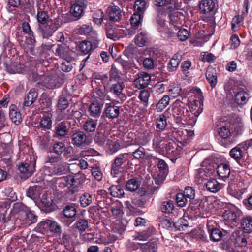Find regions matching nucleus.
Segmentation results:
<instances>
[{
    "instance_id": "8fccbe9b",
    "label": "nucleus",
    "mask_w": 252,
    "mask_h": 252,
    "mask_svg": "<svg viewBox=\"0 0 252 252\" xmlns=\"http://www.w3.org/2000/svg\"><path fill=\"white\" fill-rule=\"evenodd\" d=\"M146 3L143 0H137L135 2L134 9L137 13H142L145 9Z\"/></svg>"
},
{
    "instance_id": "dca6fc26",
    "label": "nucleus",
    "mask_w": 252,
    "mask_h": 252,
    "mask_svg": "<svg viewBox=\"0 0 252 252\" xmlns=\"http://www.w3.org/2000/svg\"><path fill=\"white\" fill-rule=\"evenodd\" d=\"M104 113L107 118L114 119L118 117L120 114L119 107L111 104H106Z\"/></svg>"
},
{
    "instance_id": "c85d7f7f",
    "label": "nucleus",
    "mask_w": 252,
    "mask_h": 252,
    "mask_svg": "<svg viewBox=\"0 0 252 252\" xmlns=\"http://www.w3.org/2000/svg\"><path fill=\"white\" fill-rule=\"evenodd\" d=\"M206 76L211 87H215L217 83V79L214 69L208 68L206 73Z\"/></svg>"
},
{
    "instance_id": "20e7f679",
    "label": "nucleus",
    "mask_w": 252,
    "mask_h": 252,
    "mask_svg": "<svg viewBox=\"0 0 252 252\" xmlns=\"http://www.w3.org/2000/svg\"><path fill=\"white\" fill-rule=\"evenodd\" d=\"M127 154H120L115 157V159L111 165V174L116 176L123 169V165L127 160Z\"/></svg>"
},
{
    "instance_id": "473e14b6",
    "label": "nucleus",
    "mask_w": 252,
    "mask_h": 252,
    "mask_svg": "<svg viewBox=\"0 0 252 252\" xmlns=\"http://www.w3.org/2000/svg\"><path fill=\"white\" fill-rule=\"evenodd\" d=\"M101 108L98 103H92L89 107L90 115L93 117H98L101 113Z\"/></svg>"
},
{
    "instance_id": "6e6d98bb",
    "label": "nucleus",
    "mask_w": 252,
    "mask_h": 252,
    "mask_svg": "<svg viewBox=\"0 0 252 252\" xmlns=\"http://www.w3.org/2000/svg\"><path fill=\"white\" fill-rule=\"evenodd\" d=\"M243 18L240 15L235 16L232 20L231 28L233 31H236L240 27Z\"/></svg>"
},
{
    "instance_id": "37998d69",
    "label": "nucleus",
    "mask_w": 252,
    "mask_h": 252,
    "mask_svg": "<svg viewBox=\"0 0 252 252\" xmlns=\"http://www.w3.org/2000/svg\"><path fill=\"white\" fill-rule=\"evenodd\" d=\"M174 204L172 201H166L162 203L160 209L162 212L170 213L174 209Z\"/></svg>"
},
{
    "instance_id": "393cba45",
    "label": "nucleus",
    "mask_w": 252,
    "mask_h": 252,
    "mask_svg": "<svg viewBox=\"0 0 252 252\" xmlns=\"http://www.w3.org/2000/svg\"><path fill=\"white\" fill-rule=\"evenodd\" d=\"M41 190V188L38 186L30 187L27 191V195L32 199L35 200L39 198Z\"/></svg>"
},
{
    "instance_id": "0eeeda50",
    "label": "nucleus",
    "mask_w": 252,
    "mask_h": 252,
    "mask_svg": "<svg viewBox=\"0 0 252 252\" xmlns=\"http://www.w3.org/2000/svg\"><path fill=\"white\" fill-rule=\"evenodd\" d=\"M35 167V161L33 160L32 162H22L19 166V170L21 173L24 174V178H28L34 172Z\"/></svg>"
},
{
    "instance_id": "9b49d317",
    "label": "nucleus",
    "mask_w": 252,
    "mask_h": 252,
    "mask_svg": "<svg viewBox=\"0 0 252 252\" xmlns=\"http://www.w3.org/2000/svg\"><path fill=\"white\" fill-rule=\"evenodd\" d=\"M163 152H166L168 155L177 157L180 155L182 152V148L173 141L169 142L165 144Z\"/></svg>"
},
{
    "instance_id": "a18cd8bd",
    "label": "nucleus",
    "mask_w": 252,
    "mask_h": 252,
    "mask_svg": "<svg viewBox=\"0 0 252 252\" xmlns=\"http://www.w3.org/2000/svg\"><path fill=\"white\" fill-rule=\"evenodd\" d=\"M68 106L69 102L66 97L63 95L60 96L58 101V108L60 110L62 111L66 109Z\"/></svg>"
},
{
    "instance_id": "052dcab7",
    "label": "nucleus",
    "mask_w": 252,
    "mask_h": 252,
    "mask_svg": "<svg viewBox=\"0 0 252 252\" xmlns=\"http://www.w3.org/2000/svg\"><path fill=\"white\" fill-rule=\"evenodd\" d=\"M139 187L138 182L135 179H131L126 183V188L130 191H134Z\"/></svg>"
},
{
    "instance_id": "0e129e2a",
    "label": "nucleus",
    "mask_w": 252,
    "mask_h": 252,
    "mask_svg": "<svg viewBox=\"0 0 252 252\" xmlns=\"http://www.w3.org/2000/svg\"><path fill=\"white\" fill-rule=\"evenodd\" d=\"M7 71L11 74L20 73L22 71L21 68L17 66V63H11L9 65L6 66Z\"/></svg>"
},
{
    "instance_id": "f8f14e48",
    "label": "nucleus",
    "mask_w": 252,
    "mask_h": 252,
    "mask_svg": "<svg viewBox=\"0 0 252 252\" xmlns=\"http://www.w3.org/2000/svg\"><path fill=\"white\" fill-rule=\"evenodd\" d=\"M19 220H22L23 224L29 225L37 221V217L33 211L28 208L23 214L22 219Z\"/></svg>"
},
{
    "instance_id": "1a4fd4ad",
    "label": "nucleus",
    "mask_w": 252,
    "mask_h": 252,
    "mask_svg": "<svg viewBox=\"0 0 252 252\" xmlns=\"http://www.w3.org/2000/svg\"><path fill=\"white\" fill-rule=\"evenodd\" d=\"M86 179L85 175L79 172L74 176H72L73 182V188L71 189V192L73 193H77L80 189L81 186Z\"/></svg>"
},
{
    "instance_id": "4468645a",
    "label": "nucleus",
    "mask_w": 252,
    "mask_h": 252,
    "mask_svg": "<svg viewBox=\"0 0 252 252\" xmlns=\"http://www.w3.org/2000/svg\"><path fill=\"white\" fill-rule=\"evenodd\" d=\"M199 8L205 14L215 11V4L212 0H203L199 4Z\"/></svg>"
},
{
    "instance_id": "79ce46f5",
    "label": "nucleus",
    "mask_w": 252,
    "mask_h": 252,
    "mask_svg": "<svg viewBox=\"0 0 252 252\" xmlns=\"http://www.w3.org/2000/svg\"><path fill=\"white\" fill-rule=\"evenodd\" d=\"M92 196L88 193H84L80 198V204L83 207L89 206L92 203Z\"/></svg>"
},
{
    "instance_id": "e2e57ef3",
    "label": "nucleus",
    "mask_w": 252,
    "mask_h": 252,
    "mask_svg": "<svg viewBox=\"0 0 252 252\" xmlns=\"http://www.w3.org/2000/svg\"><path fill=\"white\" fill-rule=\"evenodd\" d=\"M107 137L103 133H97L94 137V141L99 146H103L106 141Z\"/></svg>"
},
{
    "instance_id": "aec40b11",
    "label": "nucleus",
    "mask_w": 252,
    "mask_h": 252,
    "mask_svg": "<svg viewBox=\"0 0 252 252\" xmlns=\"http://www.w3.org/2000/svg\"><path fill=\"white\" fill-rule=\"evenodd\" d=\"M38 94L34 89H32L25 97L23 106L29 107L32 104L37 97Z\"/></svg>"
},
{
    "instance_id": "680f3d73",
    "label": "nucleus",
    "mask_w": 252,
    "mask_h": 252,
    "mask_svg": "<svg viewBox=\"0 0 252 252\" xmlns=\"http://www.w3.org/2000/svg\"><path fill=\"white\" fill-rule=\"evenodd\" d=\"M183 194L189 200L193 199L195 197V190L191 187H186Z\"/></svg>"
},
{
    "instance_id": "39448f33",
    "label": "nucleus",
    "mask_w": 252,
    "mask_h": 252,
    "mask_svg": "<svg viewBox=\"0 0 252 252\" xmlns=\"http://www.w3.org/2000/svg\"><path fill=\"white\" fill-rule=\"evenodd\" d=\"M59 27L58 24L51 20L46 24L38 25V29L43 38H48L53 35Z\"/></svg>"
},
{
    "instance_id": "4c0bfd02",
    "label": "nucleus",
    "mask_w": 252,
    "mask_h": 252,
    "mask_svg": "<svg viewBox=\"0 0 252 252\" xmlns=\"http://www.w3.org/2000/svg\"><path fill=\"white\" fill-rule=\"evenodd\" d=\"M169 101L170 98L168 95L163 96L157 104L156 109L158 111H161L167 107L169 104Z\"/></svg>"
},
{
    "instance_id": "a211bd4d",
    "label": "nucleus",
    "mask_w": 252,
    "mask_h": 252,
    "mask_svg": "<svg viewBox=\"0 0 252 252\" xmlns=\"http://www.w3.org/2000/svg\"><path fill=\"white\" fill-rule=\"evenodd\" d=\"M72 15L76 17L77 19L81 18L84 14V8L82 5L79 2H73L70 10Z\"/></svg>"
},
{
    "instance_id": "c9c22d12",
    "label": "nucleus",
    "mask_w": 252,
    "mask_h": 252,
    "mask_svg": "<svg viewBox=\"0 0 252 252\" xmlns=\"http://www.w3.org/2000/svg\"><path fill=\"white\" fill-rule=\"evenodd\" d=\"M123 89L124 86L122 83L117 82L111 85L109 89V91L116 96L119 97L122 94Z\"/></svg>"
},
{
    "instance_id": "4d7b16f0",
    "label": "nucleus",
    "mask_w": 252,
    "mask_h": 252,
    "mask_svg": "<svg viewBox=\"0 0 252 252\" xmlns=\"http://www.w3.org/2000/svg\"><path fill=\"white\" fill-rule=\"evenodd\" d=\"M76 228L80 231H85L88 227L87 220L84 219H79L76 224Z\"/></svg>"
},
{
    "instance_id": "6ab92c4d",
    "label": "nucleus",
    "mask_w": 252,
    "mask_h": 252,
    "mask_svg": "<svg viewBox=\"0 0 252 252\" xmlns=\"http://www.w3.org/2000/svg\"><path fill=\"white\" fill-rule=\"evenodd\" d=\"M189 108L192 115L198 117L203 111V104L200 100H194L193 102H190Z\"/></svg>"
},
{
    "instance_id": "c03bdc74",
    "label": "nucleus",
    "mask_w": 252,
    "mask_h": 252,
    "mask_svg": "<svg viewBox=\"0 0 252 252\" xmlns=\"http://www.w3.org/2000/svg\"><path fill=\"white\" fill-rule=\"evenodd\" d=\"M79 49L81 52L87 54L90 53L92 49V45L89 41H83L79 44Z\"/></svg>"
},
{
    "instance_id": "603ef678",
    "label": "nucleus",
    "mask_w": 252,
    "mask_h": 252,
    "mask_svg": "<svg viewBox=\"0 0 252 252\" xmlns=\"http://www.w3.org/2000/svg\"><path fill=\"white\" fill-rule=\"evenodd\" d=\"M55 54L60 58H63L65 57L67 55V48L66 46L64 45H58Z\"/></svg>"
},
{
    "instance_id": "423d86ee",
    "label": "nucleus",
    "mask_w": 252,
    "mask_h": 252,
    "mask_svg": "<svg viewBox=\"0 0 252 252\" xmlns=\"http://www.w3.org/2000/svg\"><path fill=\"white\" fill-rule=\"evenodd\" d=\"M228 122L231 129H234V132L236 134L241 133L243 130V125L242 123V119L235 114H231L227 117Z\"/></svg>"
},
{
    "instance_id": "09e8293b",
    "label": "nucleus",
    "mask_w": 252,
    "mask_h": 252,
    "mask_svg": "<svg viewBox=\"0 0 252 252\" xmlns=\"http://www.w3.org/2000/svg\"><path fill=\"white\" fill-rule=\"evenodd\" d=\"M210 238L211 241L218 242L220 240V231L218 228H213L210 231Z\"/></svg>"
},
{
    "instance_id": "58836bf2",
    "label": "nucleus",
    "mask_w": 252,
    "mask_h": 252,
    "mask_svg": "<svg viewBox=\"0 0 252 252\" xmlns=\"http://www.w3.org/2000/svg\"><path fill=\"white\" fill-rule=\"evenodd\" d=\"M39 126L40 127L44 129H49L52 126V121L50 116L49 115L44 116L41 119Z\"/></svg>"
},
{
    "instance_id": "bf43d9fd",
    "label": "nucleus",
    "mask_w": 252,
    "mask_h": 252,
    "mask_svg": "<svg viewBox=\"0 0 252 252\" xmlns=\"http://www.w3.org/2000/svg\"><path fill=\"white\" fill-rule=\"evenodd\" d=\"M157 165L160 171V174L166 176L168 169L167 164L163 160L160 159L158 160Z\"/></svg>"
},
{
    "instance_id": "2eb2a0df",
    "label": "nucleus",
    "mask_w": 252,
    "mask_h": 252,
    "mask_svg": "<svg viewBox=\"0 0 252 252\" xmlns=\"http://www.w3.org/2000/svg\"><path fill=\"white\" fill-rule=\"evenodd\" d=\"M72 143L78 147L84 145L86 142L87 136L83 131H78L71 135Z\"/></svg>"
},
{
    "instance_id": "4be33fe9",
    "label": "nucleus",
    "mask_w": 252,
    "mask_h": 252,
    "mask_svg": "<svg viewBox=\"0 0 252 252\" xmlns=\"http://www.w3.org/2000/svg\"><path fill=\"white\" fill-rule=\"evenodd\" d=\"M242 150L243 148L239 144L235 147L232 148L230 151V157L237 162H239L241 158L244 156L245 154Z\"/></svg>"
},
{
    "instance_id": "9d476101",
    "label": "nucleus",
    "mask_w": 252,
    "mask_h": 252,
    "mask_svg": "<svg viewBox=\"0 0 252 252\" xmlns=\"http://www.w3.org/2000/svg\"><path fill=\"white\" fill-rule=\"evenodd\" d=\"M107 11L111 22H117L121 19L122 11L118 6L112 4L108 7Z\"/></svg>"
},
{
    "instance_id": "ddd939ff",
    "label": "nucleus",
    "mask_w": 252,
    "mask_h": 252,
    "mask_svg": "<svg viewBox=\"0 0 252 252\" xmlns=\"http://www.w3.org/2000/svg\"><path fill=\"white\" fill-rule=\"evenodd\" d=\"M238 230L245 233H250L252 231V217L247 216L242 218L240 222V226Z\"/></svg>"
},
{
    "instance_id": "3c124183",
    "label": "nucleus",
    "mask_w": 252,
    "mask_h": 252,
    "mask_svg": "<svg viewBox=\"0 0 252 252\" xmlns=\"http://www.w3.org/2000/svg\"><path fill=\"white\" fill-rule=\"evenodd\" d=\"M165 141L161 139V138L156 137L153 139V145L157 150L159 151L161 149H164L165 147Z\"/></svg>"
},
{
    "instance_id": "5701e85b",
    "label": "nucleus",
    "mask_w": 252,
    "mask_h": 252,
    "mask_svg": "<svg viewBox=\"0 0 252 252\" xmlns=\"http://www.w3.org/2000/svg\"><path fill=\"white\" fill-rule=\"evenodd\" d=\"M67 122H63L55 127V134L56 137H64L68 132V128H67L66 124Z\"/></svg>"
},
{
    "instance_id": "412c9836",
    "label": "nucleus",
    "mask_w": 252,
    "mask_h": 252,
    "mask_svg": "<svg viewBox=\"0 0 252 252\" xmlns=\"http://www.w3.org/2000/svg\"><path fill=\"white\" fill-rule=\"evenodd\" d=\"M173 113L174 116L177 118H180L182 119L186 118L189 116V111L188 109L180 105L176 104L173 106Z\"/></svg>"
},
{
    "instance_id": "ea45409f",
    "label": "nucleus",
    "mask_w": 252,
    "mask_h": 252,
    "mask_svg": "<svg viewBox=\"0 0 252 252\" xmlns=\"http://www.w3.org/2000/svg\"><path fill=\"white\" fill-rule=\"evenodd\" d=\"M9 116L11 121L16 125L19 124L21 122V114L15 109H11L10 110Z\"/></svg>"
},
{
    "instance_id": "f03ea898",
    "label": "nucleus",
    "mask_w": 252,
    "mask_h": 252,
    "mask_svg": "<svg viewBox=\"0 0 252 252\" xmlns=\"http://www.w3.org/2000/svg\"><path fill=\"white\" fill-rule=\"evenodd\" d=\"M242 215V212L235 206H230L226 208L221 216L225 225L228 226L229 230L221 228V232L224 233H228L231 231L236 224L238 223L240 218Z\"/></svg>"
},
{
    "instance_id": "338daca9",
    "label": "nucleus",
    "mask_w": 252,
    "mask_h": 252,
    "mask_svg": "<svg viewBox=\"0 0 252 252\" xmlns=\"http://www.w3.org/2000/svg\"><path fill=\"white\" fill-rule=\"evenodd\" d=\"M65 146L64 143L62 142H58L54 144L53 149L54 152L58 154L61 155L65 150Z\"/></svg>"
},
{
    "instance_id": "69168bd1",
    "label": "nucleus",
    "mask_w": 252,
    "mask_h": 252,
    "mask_svg": "<svg viewBox=\"0 0 252 252\" xmlns=\"http://www.w3.org/2000/svg\"><path fill=\"white\" fill-rule=\"evenodd\" d=\"M150 93L148 91L144 90L141 91L139 95L140 99L144 103V106H147Z\"/></svg>"
},
{
    "instance_id": "e433bc0d",
    "label": "nucleus",
    "mask_w": 252,
    "mask_h": 252,
    "mask_svg": "<svg viewBox=\"0 0 252 252\" xmlns=\"http://www.w3.org/2000/svg\"><path fill=\"white\" fill-rule=\"evenodd\" d=\"M206 186L207 189L212 192H216L220 189V184L215 179L208 181Z\"/></svg>"
},
{
    "instance_id": "5fc2aeb1",
    "label": "nucleus",
    "mask_w": 252,
    "mask_h": 252,
    "mask_svg": "<svg viewBox=\"0 0 252 252\" xmlns=\"http://www.w3.org/2000/svg\"><path fill=\"white\" fill-rule=\"evenodd\" d=\"M146 39V35L144 33H141L136 35L135 38V43L138 46L142 47L145 45Z\"/></svg>"
},
{
    "instance_id": "a878e982",
    "label": "nucleus",
    "mask_w": 252,
    "mask_h": 252,
    "mask_svg": "<svg viewBox=\"0 0 252 252\" xmlns=\"http://www.w3.org/2000/svg\"><path fill=\"white\" fill-rule=\"evenodd\" d=\"M105 32L108 38L113 41L118 40L115 26L111 25L110 24H106L105 25Z\"/></svg>"
},
{
    "instance_id": "72a5a7b5",
    "label": "nucleus",
    "mask_w": 252,
    "mask_h": 252,
    "mask_svg": "<svg viewBox=\"0 0 252 252\" xmlns=\"http://www.w3.org/2000/svg\"><path fill=\"white\" fill-rule=\"evenodd\" d=\"M28 208L22 202H16L13 204V211L15 213L19 214V219H22V215Z\"/></svg>"
},
{
    "instance_id": "7ed1b4c3",
    "label": "nucleus",
    "mask_w": 252,
    "mask_h": 252,
    "mask_svg": "<svg viewBox=\"0 0 252 252\" xmlns=\"http://www.w3.org/2000/svg\"><path fill=\"white\" fill-rule=\"evenodd\" d=\"M243 233L240 230H236L232 233L229 239L227 240V238H225V234H227L221 232V241L225 243L223 244V248H228L232 243L238 247L245 246L247 244V240Z\"/></svg>"
},
{
    "instance_id": "774afa93",
    "label": "nucleus",
    "mask_w": 252,
    "mask_h": 252,
    "mask_svg": "<svg viewBox=\"0 0 252 252\" xmlns=\"http://www.w3.org/2000/svg\"><path fill=\"white\" fill-rule=\"evenodd\" d=\"M49 228L51 232L55 233H60L61 232V227L58 223L50 220H49Z\"/></svg>"
},
{
    "instance_id": "de8ad7c7",
    "label": "nucleus",
    "mask_w": 252,
    "mask_h": 252,
    "mask_svg": "<svg viewBox=\"0 0 252 252\" xmlns=\"http://www.w3.org/2000/svg\"><path fill=\"white\" fill-rule=\"evenodd\" d=\"M76 214V209L72 206H66L63 210V214L66 218H73L75 216Z\"/></svg>"
},
{
    "instance_id": "f257e3e1",
    "label": "nucleus",
    "mask_w": 252,
    "mask_h": 252,
    "mask_svg": "<svg viewBox=\"0 0 252 252\" xmlns=\"http://www.w3.org/2000/svg\"><path fill=\"white\" fill-rule=\"evenodd\" d=\"M224 90L227 97L230 98L233 97V94H234V101L239 105L246 104L249 99L248 93L243 88L234 85V82L232 80L228 81L225 85Z\"/></svg>"
},
{
    "instance_id": "f704fd0d",
    "label": "nucleus",
    "mask_w": 252,
    "mask_h": 252,
    "mask_svg": "<svg viewBox=\"0 0 252 252\" xmlns=\"http://www.w3.org/2000/svg\"><path fill=\"white\" fill-rule=\"evenodd\" d=\"M97 121L91 119L87 120L83 126L84 130L88 132H94L96 127Z\"/></svg>"
},
{
    "instance_id": "13d9d810",
    "label": "nucleus",
    "mask_w": 252,
    "mask_h": 252,
    "mask_svg": "<svg viewBox=\"0 0 252 252\" xmlns=\"http://www.w3.org/2000/svg\"><path fill=\"white\" fill-rule=\"evenodd\" d=\"M176 203L179 206L184 207L188 201V198L183 193H179L176 195Z\"/></svg>"
},
{
    "instance_id": "bb28decb",
    "label": "nucleus",
    "mask_w": 252,
    "mask_h": 252,
    "mask_svg": "<svg viewBox=\"0 0 252 252\" xmlns=\"http://www.w3.org/2000/svg\"><path fill=\"white\" fill-rule=\"evenodd\" d=\"M231 126L229 125L227 117L221 118V138L231 136Z\"/></svg>"
},
{
    "instance_id": "cd10ccee",
    "label": "nucleus",
    "mask_w": 252,
    "mask_h": 252,
    "mask_svg": "<svg viewBox=\"0 0 252 252\" xmlns=\"http://www.w3.org/2000/svg\"><path fill=\"white\" fill-rule=\"evenodd\" d=\"M110 194L114 197H122L124 195L123 188L118 185H113L109 188Z\"/></svg>"
},
{
    "instance_id": "2f4dec72",
    "label": "nucleus",
    "mask_w": 252,
    "mask_h": 252,
    "mask_svg": "<svg viewBox=\"0 0 252 252\" xmlns=\"http://www.w3.org/2000/svg\"><path fill=\"white\" fill-rule=\"evenodd\" d=\"M118 64L121 65L123 68L125 69H127L130 68V64L128 61L118 58L115 60V63L112 65V68L110 71V74L116 72L117 69L116 65H117Z\"/></svg>"
},
{
    "instance_id": "7c9ffc66",
    "label": "nucleus",
    "mask_w": 252,
    "mask_h": 252,
    "mask_svg": "<svg viewBox=\"0 0 252 252\" xmlns=\"http://www.w3.org/2000/svg\"><path fill=\"white\" fill-rule=\"evenodd\" d=\"M36 18L39 25L46 24L51 20L49 19L48 13L46 11H42L41 9H38Z\"/></svg>"
},
{
    "instance_id": "b1692460",
    "label": "nucleus",
    "mask_w": 252,
    "mask_h": 252,
    "mask_svg": "<svg viewBox=\"0 0 252 252\" xmlns=\"http://www.w3.org/2000/svg\"><path fill=\"white\" fill-rule=\"evenodd\" d=\"M181 60V55L179 53L175 54L168 63V68L169 71L171 72L175 71L178 68Z\"/></svg>"
},
{
    "instance_id": "6e6552de",
    "label": "nucleus",
    "mask_w": 252,
    "mask_h": 252,
    "mask_svg": "<svg viewBox=\"0 0 252 252\" xmlns=\"http://www.w3.org/2000/svg\"><path fill=\"white\" fill-rule=\"evenodd\" d=\"M151 81L150 75L146 72H140L137 74V77L134 80L136 87L138 89L146 88Z\"/></svg>"
},
{
    "instance_id": "49530a36",
    "label": "nucleus",
    "mask_w": 252,
    "mask_h": 252,
    "mask_svg": "<svg viewBox=\"0 0 252 252\" xmlns=\"http://www.w3.org/2000/svg\"><path fill=\"white\" fill-rule=\"evenodd\" d=\"M167 125L166 117L161 114L156 120V128L161 130H163Z\"/></svg>"
},
{
    "instance_id": "864d4df0",
    "label": "nucleus",
    "mask_w": 252,
    "mask_h": 252,
    "mask_svg": "<svg viewBox=\"0 0 252 252\" xmlns=\"http://www.w3.org/2000/svg\"><path fill=\"white\" fill-rule=\"evenodd\" d=\"M142 20V14L141 13H134L130 19L131 25L133 27H136L141 24Z\"/></svg>"
},
{
    "instance_id": "a19ab883",
    "label": "nucleus",
    "mask_w": 252,
    "mask_h": 252,
    "mask_svg": "<svg viewBox=\"0 0 252 252\" xmlns=\"http://www.w3.org/2000/svg\"><path fill=\"white\" fill-rule=\"evenodd\" d=\"M168 91L170 95L173 98H175L180 95L181 91V88L180 85L173 84L169 86Z\"/></svg>"
},
{
    "instance_id": "f3484780",
    "label": "nucleus",
    "mask_w": 252,
    "mask_h": 252,
    "mask_svg": "<svg viewBox=\"0 0 252 252\" xmlns=\"http://www.w3.org/2000/svg\"><path fill=\"white\" fill-rule=\"evenodd\" d=\"M59 186L61 187H67V193L69 195H73L76 193L71 192V189L73 188V182L72 180V176H63L59 179Z\"/></svg>"
},
{
    "instance_id": "c756f323",
    "label": "nucleus",
    "mask_w": 252,
    "mask_h": 252,
    "mask_svg": "<svg viewBox=\"0 0 252 252\" xmlns=\"http://www.w3.org/2000/svg\"><path fill=\"white\" fill-rule=\"evenodd\" d=\"M68 166L65 163L58 164L52 169L51 175H63L67 173Z\"/></svg>"
}]
</instances>
